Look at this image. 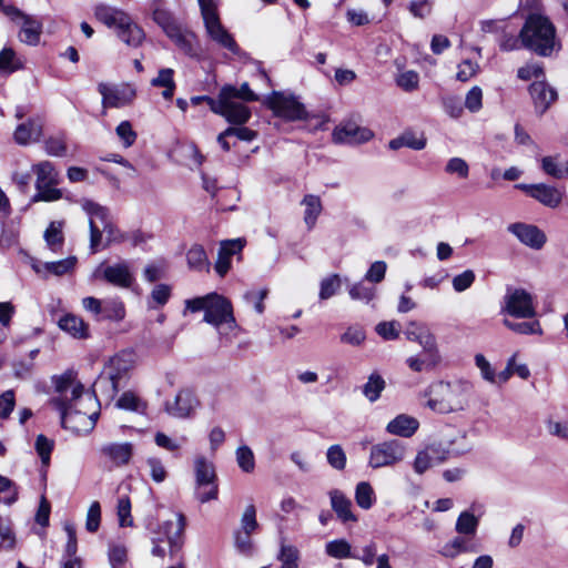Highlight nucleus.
Returning <instances> with one entry per match:
<instances>
[{
    "mask_svg": "<svg viewBox=\"0 0 568 568\" xmlns=\"http://www.w3.org/2000/svg\"><path fill=\"white\" fill-rule=\"evenodd\" d=\"M470 393L467 382H438L429 387L427 407L438 414L462 412L468 406Z\"/></svg>",
    "mask_w": 568,
    "mask_h": 568,
    "instance_id": "1",
    "label": "nucleus"
},
{
    "mask_svg": "<svg viewBox=\"0 0 568 568\" xmlns=\"http://www.w3.org/2000/svg\"><path fill=\"white\" fill-rule=\"evenodd\" d=\"M520 44L541 57L551 54L556 44V29L551 21L539 13H530L520 32Z\"/></svg>",
    "mask_w": 568,
    "mask_h": 568,
    "instance_id": "2",
    "label": "nucleus"
},
{
    "mask_svg": "<svg viewBox=\"0 0 568 568\" xmlns=\"http://www.w3.org/2000/svg\"><path fill=\"white\" fill-rule=\"evenodd\" d=\"M134 365L135 355L131 351H122L110 357L93 384L94 392H101L108 398H113L130 378Z\"/></svg>",
    "mask_w": 568,
    "mask_h": 568,
    "instance_id": "3",
    "label": "nucleus"
},
{
    "mask_svg": "<svg viewBox=\"0 0 568 568\" xmlns=\"http://www.w3.org/2000/svg\"><path fill=\"white\" fill-rule=\"evenodd\" d=\"M55 395L51 404L60 412L64 422H71L72 414L68 410V402L71 399L77 404H90L94 406V396L85 393L83 385L75 379L73 372L69 371L52 378Z\"/></svg>",
    "mask_w": 568,
    "mask_h": 568,
    "instance_id": "4",
    "label": "nucleus"
},
{
    "mask_svg": "<svg viewBox=\"0 0 568 568\" xmlns=\"http://www.w3.org/2000/svg\"><path fill=\"white\" fill-rule=\"evenodd\" d=\"M207 37L234 54L240 52L232 34L222 24L215 0H197Z\"/></svg>",
    "mask_w": 568,
    "mask_h": 568,
    "instance_id": "5",
    "label": "nucleus"
},
{
    "mask_svg": "<svg viewBox=\"0 0 568 568\" xmlns=\"http://www.w3.org/2000/svg\"><path fill=\"white\" fill-rule=\"evenodd\" d=\"M232 92H235L231 85H224L220 93L219 99H207V104L212 112L222 115L227 122L242 125L251 118V110L243 103L232 99Z\"/></svg>",
    "mask_w": 568,
    "mask_h": 568,
    "instance_id": "6",
    "label": "nucleus"
},
{
    "mask_svg": "<svg viewBox=\"0 0 568 568\" xmlns=\"http://www.w3.org/2000/svg\"><path fill=\"white\" fill-rule=\"evenodd\" d=\"M195 485L200 489L207 488V491H200V503H207L217 498L219 487L215 468L212 462L203 456H199L194 460Z\"/></svg>",
    "mask_w": 568,
    "mask_h": 568,
    "instance_id": "7",
    "label": "nucleus"
},
{
    "mask_svg": "<svg viewBox=\"0 0 568 568\" xmlns=\"http://www.w3.org/2000/svg\"><path fill=\"white\" fill-rule=\"evenodd\" d=\"M95 393L97 392L93 390L92 395L95 396ZM97 406V397H94V406H91L90 404L80 405L70 399L68 402V410L72 414V419L71 422H64L61 418L63 427L74 429L77 432H88L93 429L99 417V410Z\"/></svg>",
    "mask_w": 568,
    "mask_h": 568,
    "instance_id": "8",
    "label": "nucleus"
},
{
    "mask_svg": "<svg viewBox=\"0 0 568 568\" xmlns=\"http://www.w3.org/2000/svg\"><path fill=\"white\" fill-rule=\"evenodd\" d=\"M405 457V446L397 439L386 440L371 448L369 466L382 468L396 465Z\"/></svg>",
    "mask_w": 568,
    "mask_h": 568,
    "instance_id": "9",
    "label": "nucleus"
},
{
    "mask_svg": "<svg viewBox=\"0 0 568 568\" xmlns=\"http://www.w3.org/2000/svg\"><path fill=\"white\" fill-rule=\"evenodd\" d=\"M204 322L219 327L229 324L231 328L236 326L232 303L217 293H210L204 313Z\"/></svg>",
    "mask_w": 568,
    "mask_h": 568,
    "instance_id": "10",
    "label": "nucleus"
},
{
    "mask_svg": "<svg viewBox=\"0 0 568 568\" xmlns=\"http://www.w3.org/2000/svg\"><path fill=\"white\" fill-rule=\"evenodd\" d=\"M265 104L275 115L290 121L303 120L306 116L304 105L293 95L273 92L265 99Z\"/></svg>",
    "mask_w": 568,
    "mask_h": 568,
    "instance_id": "11",
    "label": "nucleus"
},
{
    "mask_svg": "<svg viewBox=\"0 0 568 568\" xmlns=\"http://www.w3.org/2000/svg\"><path fill=\"white\" fill-rule=\"evenodd\" d=\"M95 280H102L120 288H129L134 282V275L128 262H119L112 265L101 263L92 275Z\"/></svg>",
    "mask_w": 568,
    "mask_h": 568,
    "instance_id": "12",
    "label": "nucleus"
},
{
    "mask_svg": "<svg viewBox=\"0 0 568 568\" xmlns=\"http://www.w3.org/2000/svg\"><path fill=\"white\" fill-rule=\"evenodd\" d=\"M504 311L518 318H530L536 314L531 295L523 288L507 293Z\"/></svg>",
    "mask_w": 568,
    "mask_h": 568,
    "instance_id": "13",
    "label": "nucleus"
},
{
    "mask_svg": "<svg viewBox=\"0 0 568 568\" xmlns=\"http://www.w3.org/2000/svg\"><path fill=\"white\" fill-rule=\"evenodd\" d=\"M98 91L102 95V106L105 111L109 108H122L130 104L135 98V90L130 85H110L100 83Z\"/></svg>",
    "mask_w": 568,
    "mask_h": 568,
    "instance_id": "14",
    "label": "nucleus"
},
{
    "mask_svg": "<svg viewBox=\"0 0 568 568\" xmlns=\"http://www.w3.org/2000/svg\"><path fill=\"white\" fill-rule=\"evenodd\" d=\"M516 187L525 191L529 196L548 207H557L562 202L565 191L556 186L539 184H517Z\"/></svg>",
    "mask_w": 568,
    "mask_h": 568,
    "instance_id": "15",
    "label": "nucleus"
},
{
    "mask_svg": "<svg viewBox=\"0 0 568 568\" xmlns=\"http://www.w3.org/2000/svg\"><path fill=\"white\" fill-rule=\"evenodd\" d=\"M508 232L514 234L520 243L534 250H540L546 241V234L536 225L521 222L509 224Z\"/></svg>",
    "mask_w": 568,
    "mask_h": 568,
    "instance_id": "16",
    "label": "nucleus"
},
{
    "mask_svg": "<svg viewBox=\"0 0 568 568\" xmlns=\"http://www.w3.org/2000/svg\"><path fill=\"white\" fill-rule=\"evenodd\" d=\"M332 138L335 143L358 144L369 141L373 132L354 122H346L335 128Z\"/></svg>",
    "mask_w": 568,
    "mask_h": 568,
    "instance_id": "17",
    "label": "nucleus"
},
{
    "mask_svg": "<svg viewBox=\"0 0 568 568\" xmlns=\"http://www.w3.org/2000/svg\"><path fill=\"white\" fill-rule=\"evenodd\" d=\"M184 54L193 58L199 55L197 36L181 23L165 34Z\"/></svg>",
    "mask_w": 568,
    "mask_h": 568,
    "instance_id": "18",
    "label": "nucleus"
},
{
    "mask_svg": "<svg viewBox=\"0 0 568 568\" xmlns=\"http://www.w3.org/2000/svg\"><path fill=\"white\" fill-rule=\"evenodd\" d=\"M197 405L199 402L194 394L191 390L183 389L176 394L173 402L165 403V410L173 417L186 418L194 413Z\"/></svg>",
    "mask_w": 568,
    "mask_h": 568,
    "instance_id": "19",
    "label": "nucleus"
},
{
    "mask_svg": "<svg viewBox=\"0 0 568 568\" xmlns=\"http://www.w3.org/2000/svg\"><path fill=\"white\" fill-rule=\"evenodd\" d=\"M440 354L437 344L424 347L420 355L410 356L406 359L407 366L416 373L434 369L440 363Z\"/></svg>",
    "mask_w": 568,
    "mask_h": 568,
    "instance_id": "20",
    "label": "nucleus"
},
{
    "mask_svg": "<svg viewBox=\"0 0 568 568\" xmlns=\"http://www.w3.org/2000/svg\"><path fill=\"white\" fill-rule=\"evenodd\" d=\"M77 261L75 256H69L55 262H37L32 264V268L42 277L48 275L62 276L74 270Z\"/></svg>",
    "mask_w": 568,
    "mask_h": 568,
    "instance_id": "21",
    "label": "nucleus"
},
{
    "mask_svg": "<svg viewBox=\"0 0 568 568\" xmlns=\"http://www.w3.org/2000/svg\"><path fill=\"white\" fill-rule=\"evenodd\" d=\"M331 507L342 523H356L357 517L352 511V501L339 489H332L328 493Z\"/></svg>",
    "mask_w": 568,
    "mask_h": 568,
    "instance_id": "22",
    "label": "nucleus"
},
{
    "mask_svg": "<svg viewBox=\"0 0 568 568\" xmlns=\"http://www.w3.org/2000/svg\"><path fill=\"white\" fill-rule=\"evenodd\" d=\"M101 453L114 466L120 467L129 464L133 455V445L130 443H110L102 446Z\"/></svg>",
    "mask_w": 568,
    "mask_h": 568,
    "instance_id": "23",
    "label": "nucleus"
},
{
    "mask_svg": "<svg viewBox=\"0 0 568 568\" xmlns=\"http://www.w3.org/2000/svg\"><path fill=\"white\" fill-rule=\"evenodd\" d=\"M243 248V243L240 239L229 240L221 243L215 263V271L220 276H224L231 267V257Z\"/></svg>",
    "mask_w": 568,
    "mask_h": 568,
    "instance_id": "24",
    "label": "nucleus"
},
{
    "mask_svg": "<svg viewBox=\"0 0 568 568\" xmlns=\"http://www.w3.org/2000/svg\"><path fill=\"white\" fill-rule=\"evenodd\" d=\"M530 94L537 111L542 114L556 101L557 92L544 81H535L530 85Z\"/></svg>",
    "mask_w": 568,
    "mask_h": 568,
    "instance_id": "25",
    "label": "nucleus"
},
{
    "mask_svg": "<svg viewBox=\"0 0 568 568\" xmlns=\"http://www.w3.org/2000/svg\"><path fill=\"white\" fill-rule=\"evenodd\" d=\"M185 528V517L183 514H176V521L168 520L162 525V534L166 536L171 548V554L179 551L182 546V534Z\"/></svg>",
    "mask_w": 568,
    "mask_h": 568,
    "instance_id": "26",
    "label": "nucleus"
},
{
    "mask_svg": "<svg viewBox=\"0 0 568 568\" xmlns=\"http://www.w3.org/2000/svg\"><path fill=\"white\" fill-rule=\"evenodd\" d=\"M404 334L408 341L418 343L422 348L437 344L430 329L426 325L414 321L407 324Z\"/></svg>",
    "mask_w": 568,
    "mask_h": 568,
    "instance_id": "27",
    "label": "nucleus"
},
{
    "mask_svg": "<svg viewBox=\"0 0 568 568\" xmlns=\"http://www.w3.org/2000/svg\"><path fill=\"white\" fill-rule=\"evenodd\" d=\"M419 423L416 418L402 414L392 419L387 426V433L400 437H410L418 429Z\"/></svg>",
    "mask_w": 568,
    "mask_h": 568,
    "instance_id": "28",
    "label": "nucleus"
},
{
    "mask_svg": "<svg viewBox=\"0 0 568 568\" xmlns=\"http://www.w3.org/2000/svg\"><path fill=\"white\" fill-rule=\"evenodd\" d=\"M151 10L152 20L162 29L165 34L180 24L173 13L168 8H165L162 0L153 1Z\"/></svg>",
    "mask_w": 568,
    "mask_h": 568,
    "instance_id": "29",
    "label": "nucleus"
},
{
    "mask_svg": "<svg viewBox=\"0 0 568 568\" xmlns=\"http://www.w3.org/2000/svg\"><path fill=\"white\" fill-rule=\"evenodd\" d=\"M58 326L74 338L89 337V325L79 316L65 314L58 321Z\"/></svg>",
    "mask_w": 568,
    "mask_h": 568,
    "instance_id": "30",
    "label": "nucleus"
},
{
    "mask_svg": "<svg viewBox=\"0 0 568 568\" xmlns=\"http://www.w3.org/2000/svg\"><path fill=\"white\" fill-rule=\"evenodd\" d=\"M95 18L108 27H115L116 29L126 22V14L124 11L110 7L108 4H99L94 9Z\"/></svg>",
    "mask_w": 568,
    "mask_h": 568,
    "instance_id": "31",
    "label": "nucleus"
},
{
    "mask_svg": "<svg viewBox=\"0 0 568 568\" xmlns=\"http://www.w3.org/2000/svg\"><path fill=\"white\" fill-rule=\"evenodd\" d=\"M438 448L435 444L429 445L425 450L419 452L414 462V469L417 474H423L430 467L446 460V456H437Z\"/></svg>",
    "mask_w": 568,
    "mask_h": 568,
    "instance_id": "32",
    "label": "nucleus"
},
{
    "mask_svg": "<svg viewBox=\"0 0 568 568\" xmlns=\"http://www.w3.org/2000/svg\"><path fill=\"white\" fill-rule=\"evenodd\" d=\"M118 37L128 45L136 48L143 42L145 33L128 17L126 22L118 28Z\"/></svg>",
    "mask_w": 568,
    "mask_h": 568,
    "instance_id": "33",
    "label": "nucleus"
},
{
    "mask_svg": "<svg viewBox=\"0 0 568 568\" xmlns=\"http://www.w3.org/2000/svg\"><path fill=\"white\" fill-rule=\"evenodd\" d=\"M541 169L547 175L557 180L568 178V160H562L560 154L544 156Z\"/></svg>",
    "mask_w": 568,
    "mask_h": 568,
    "instance_id": "34",
    "label": "nucleus"
},
{
    "mask_svg": "<svg viewBox=\"0 0 568 568\" xmlns=\"http://www.w3.org/2000/svg\"><path fill=\"white\" fill-rule=\"evenodd\" d=\"M22 28L19 32L21 42L29 45H37L42 33V23L31 16L24 17Z\"/></svg>",
    "mask_w": 568,
    "mask_h": 568,
    "instance_id": "35",
    "label": "nucleus"
},
{
    "mask_svg": "<svg viewBox=\"0 0 568 568\" xmlns=\"http://www.w3.org/2000/svg\"><path fill=\"white\" fill-rule=\"evenodd\" d=\"M42 134V125L33 120L22 123L14 131V140L18 144L27 145L38 141Z\"/></svg>",
    "mask_w": 568,
    "mask_h": 568,
    "instance_id": "36",
    "label": "nucleus"
},
{
    "mask_svg": "<svg viewBox=\"0 0 568 568\" xmlns=\"http://www.w3.org/2000/svg\"><path fill=\"white\" fill-rule=\"evenodd\" d=\"M32 171L37 175L36 189L43 187L47 184L59 183V174L54 165L49 161H42L32 165Z\"/></svg>",
    "mask_w": 568,
    "mask_h": 568,
    "instance_id": "37",
    "label": "nucleus"
},
{
    "mask_svg": "<svg viewBox=\"0 0 568 568\" xmlns=\"http://www.w3.org/2000/svg\"><path fill=\"white\" fill-rule=\"evenodd\" d=\"M63 226L62 221L51 222L44 231V241L52 252L60 251L64 243Z\"/></svg>",
    "mask_w": 568,
    "mask_h": 568,
    "instance_id": "38",
    "label": "nucleus"
},
{
    "mask_svg": "<svg viewBox=\"0 0 568 568\" xmlns=\"http://www.w3.org/2000/svg\"><path fill=\"white\" fill-rule=\"evenodd\" d=\"M302 204L305 206L304 211V222L307 227L311 230L314 227L317 217L322 212V202L317 195L307 194L302 200Z\"/></svg>",
    "mask_w": 568,
    "mask_h": 568,
    "instance_id": "39",
    "label": "nucleus"
},
{
    "mask_svg": "<svg viewBox=\"0 0 568 568\" xmlns=\"http://www.w3.org/2000/svg\"><path fill=\"white\" fill-rule=\"evenodd\" d=\"M187 265L195 271H209L210 262L202 245L194 244L186 253Z\"/></svg>",
    "mask_w": 568,
    "mask_h": 568,
    "instance_id": "40",
    "label": "nucleus"
},
{
    "mask_svg": "<svg viewBox=\"0 0 568 568\" xmlns=\"http://www.w3.org/2000/svg\"><path fill=\"white\" fill-rule=\"evenodd\" d=\"M479 525V518L469 510L462 511L455 525V530L459 535L475 536Z\"/></svg>",
    "mask_w": 568,
    "mask_h": 568,
    "instance_id": "41",
    "label": "nucleus"
},
{
    "mask_svg": "<svg viewBox=\"0 0 568 568\" xmlns=\"http://www.w3.org/2000/svg\"><path fill=\"white\" fill-rule=\"evenodd\" d=\"M355 500L362 509H371L376 501L373 487L367 481H361L356 485Z\"/></svg>",
    "mask_w": 568,
    "mask_h": 568,
    "instance_id": "42",
    "label": "nucleus"
},
{
    "mask_svg": "<svg viewBox=\"0 0 568 568\" xmlns=\"http://www.w3.org/2000/svg\"><path fill=\"white\" fill-rule=\"evenodd\" d=\"M116 407L144 414L146 410V403L133 392H124L118 399Z\"/></svg>",
    "mask_w": 568,
    "mask_h": 568,
    "instance_id": "43",
    "label": "nucleus"
},
{
    "mask_svg": "<svg viewBox=\"0 0 568 568\" xmlns=\"http://www.w3.org/2000/svg\"><path fill=\"white\" fill-rule=\"evenodd\" d=\"M384 388V378L381 375L374 373L368 377V381L363 386V394L369 402L374 403L379 398L381 393L383 392Z\"/></svg>",
    "mask_w": 568,
    "mask_h": 568,
    "instance_id": "44",
    "label": "nucleus"
},
{
    "mask_svg": "<svg viewBox=\"0 0 568 568\" xmlns=\"http://www.w3.org/2000/svg\"><path fill=\"white\" fill-rule=\"evenodd\" d=\"M101 314L106 320L122 321L125 316L124 304L115 298L105 300L103 301Z\"/></svg>",
    "mask_w": 568,
    "mask_h": 568,
    "instance_id": "45",
    "label": "nucleus"
},
{
    "mask_svg": "<svg viewBox=\"0 0 568 568\" xmlns=\"http://www.w3.org/2000/svg\"><path fill=\"white\" fill-rule=\"evenodd\" d=\"M366 339L365 329L359 325L348 326L343 334L339 336V341L343 344L351 345L353 347H359Z\"/></svg>",
    "mask_w": 568,
    "mask_h": 568,
    "instance_id": "46",
    "label": "nucleus"
},
{
    "mask_svg": "<svg viewBox=\"0 0 568 568\" xmlns=\"http://www.w3.org/2000/svg\"><path fill=\"white\" fill-rule=\"evenodd\" d=\"M470 549L467 546V542L464 537L457 536L454 539L446 542L439 554L449 559L456 558L458 555L468 552Z\"/></svg>",
    "mask_w": 568,
    "mask_h": 568,
    "instance_id": "47",
    "label": "nucleus"
},
{
    "mask_svg": "<svg viewBox=\"0 0 568 568\" xmlns=\"http://www.w3.org/2000/svg\"><path fill=\"white\" fill-rule=\"evenodd\" d=\"M116 515L119 525L121 527H132L134 525L133 517L131 515V500L129 496L123 495L118 498Z\"/></svg>",
    "mask_w": 568,
    "mask_h": 568,
    "instance_id": "48",
    "label": "nucleus"
},
{
    "mask_svg": "<svg viewBox=\"0 0 568 568\" xmlns=\"http://www.w3.org/2000/svg\"><path fill=\"white\" fill-rule=\"evenodd\" d=\"M277 559L282 562L281 568H298L300 552L296 547L282 542Z\"/></svg>",
    "mask_w": 568,
    "mask_h": 568,
    "instance_id": "49",
    "label": "nucleus"
},
{
    "mask_svg": "<svg viewBox=\"0 0 568 568\" xmlns=\"http://www.w3.org/2000/svg\"><path fill=\"white\" fill-rule=\"evenodd\" d=\"M504 325L517 334L531 335L542 333L538 321L516 323L509 320H504Z\"/></svg>",
    "mask_w": 568,
    "mask_h": 568,
    "instance_id": "50",
    "label": "nucleus"
},
{
    "mask_svg": "<svg viewBox=\"0 0 568 568\" xmlns=\"http://www.w3.org/2000/svg\"><path fill=\"white\" fill-rule=\"evenodd\" d=\"M82 209L89 215V221L99 220L102 224L109 220V211L106 207L101 206L100 204L90 201H82Z\"/></svg>",
    "mask_w": 568,
    "mask_h": 568,
    "instance_id": "51",
    "label": "nucleus"
},
{
    "mask_svg": "<svg viewBox=\"0 0 568 568\" xmlns=\"http://www.w3.org/2000/svg\"><path fill=\"white\" fill-rule=\"evenodd\" d=\"M235 454L239 467L245 473H252L255 468V458L252 449L243 445L236 449Z\"/></svg>",
    "mask_w": 568,
    "mask_h": 568,
    "instance_id": "52",
    "label": "nucleus"
},
{
    "mask_svg": "<svg viewBox=\"0 0 568 568\" xmlns=\"http://www.w3.org/2000/svg\"><path fill=\"white\" fill-rule=\"evenodd\" d=\"M326 552L334 558H353L351 545L344 539H336L326 545Z\"/></svg>",
    "mask_w": 568,
    "mask_h": 568,
    "instance_id": "53",
    "label": "nucleus"
},
{
    "mask_svg": "<svg viewBox=\"0 0 568 568\" xmlns=\"http://www.w3.org/2000/svg\"><path fill=\"white\" fill-rule=\"evenodd\" d=\"M20 68L21 64L18 62L13 49L3 48L0 51V72L12 73Z\"/></svg>",
    "mask_w": 568,
    "mask_h": 568,
    "instance_id": "54",
    "label": "nucleus"
},
{
    "mask_svg": "<svg viewBox=\"0 0 568 568\" xmlns=\"http://www.w3.org/2000/svg\"><path fill=\"white\" fill-rule=\"evenodd\" d=\"M252 532L234 531V546L236 550L246 557H250L254 552V546L251 539Z\"/></svg>",
    "mask_w": 568,
    "mask_h": 568,
    "instance_id": "55",
    "label": "nucleus"
},
{
    "mask_svg": "<svg viewBox=\"0 0 568 568\" xmlns=\"http://www.w3.org/2000/svg\"><path fill=\"white\" fill-rule=\"evenodd\" d=\"M327 463L337 470H343L346 466V455L339 445H332L326 453Z\"/></svg>",
    "mask_w": 568,
    "mask_h": 568,
    "instance_id": "56",
    "label": "nucleus"
},
{
    "mask_svg": "<svg viewBox=\"0 0 568 568\" xmlns=\"http://www.w3.org/2000/svg\"><path fill=\"white\" fill-rule=\"evenodd\" d=\"M258 528L256 520V509L254 505H248L241 518V528L239 531L254 532Z\"/></svg>",
    "mask_w": 568,
    "mask_h": 568,
    "instance_id": "57",
    "label": "nucleus"
},
{
    "mask_svg": "<svg viewBox=\"0 0 568 568\" xmlns=\"http://www.w3.org/2000/svg\"><path fill=\"white\" fill-rule=\"evenodd\" d=\"M375 295V287L365 285L363 283H357L351 286L349 288V296L352 300L355 301H363L365 303H368L374 298Z\"/></svg>",
    "mask_w": 568,
    "mask_h": 568,
    "instance_id": "58",
    "label": "nucleus"
},
{
    "mask_svg": "<svg viewBox=\"0 0 568 568\" xmlns=\"http://www.w3.org/2000/svg\"><path fill=\"white\" fill-rule=\"evenodd\" d=\"M341 287V280L338 275H331L326 278H324L321 282V288H320V298L321 300H328Z\"/></svg>",
    "mask_w": 568,
    "mask_h": 568,
    "instance_id": "59",
    "label": "nucleus"
},
{
    "mask_svg": "<svg viewBox=\"0 0 568 568\" xmlns=\"http://www.w3.org/2000/svg\"><path fill=\"white\" fill-rule=\"evenodd\" d=\"M53 449V442L44 435H39L36 439V450L44 466L50 464V456Z\"/></svg>",
    "mask_w": 568,
    "mask_h": 568,
    "instance_id": "60",
    "label": "nucleus"
},
{
    "mask_svg": "<svg viewBox=\"0 0 568 568\" xmlns=\"http://www.w3.org/2000/svg\"><path fill=\"white\" fill-rule=\"evenodd\" d=\"M45 152L52 156H65L67 143L62 136H51L45 141Z\"/></svg>",
    "mask_w": 568,
    "mask_h": 568,
    "instance_id": "61",
    "label": "nucleus"
},
{
    "mask_svg": "<svg viewBox=\"0 0 568 568\" xmlns=\"http://www.w3.org/2000/svg\"><path fill=\"white\" fill-rule=\"evenodd\" d=\"M115 131L124 148H130L134 144L136 140V133L133 131L129 121H122L116 126Z\"/></svg>",
    "mask_w": 568,
    "mask_h": 568,
    "instance_id": "62",
    "label": "nucleus"
},
{
    "mask_svg": "<svg viewBox=\"0 0 568 568\" xmlns=\"http://www.w3.org/2000/svg\"><path fill=\"white\" fill-rule=\"evenodd\" d=\"M101 521V506L99 501H93L87 514L85 528L90 532H95L100 527Z\"/></svg>",
    "mask_w": 568,
    "mask_h": 568,
    "instance_id": "63",
    "label": "nucleus"
},
{
    "mask_svg": "<svg viewBox=\"0 0 568 568\" xmlns=\"http://www.w3.org/2000/svg\"><path fill=\"white\" fill-rule=\"evenodd\" d=\"M446 173L456 174L462 179H466L469 174V166L462 158H452L445 168Z\"/></svg>",
    "mask_w": 568,
    "mask_h": 568,
    "instance_id": "64",
    "label": "nucleus"
}]
</instances>
